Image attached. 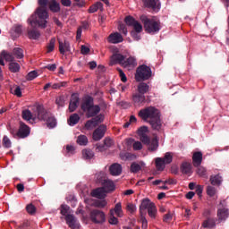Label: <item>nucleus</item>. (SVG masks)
Here are the masks:
<instances>
[{
    "mask_svg": "<svg viewBox=\"0 0 229 229\" xmlns=\"http://www.w3.org/2000/svg\"><path fill=\"white\" fill-rule=\"evenodd\" d=\"M81 110L85 113L87 118L94 117L91 120L96 126L104 122V114H98L101 111V107L100 106L94 104L93 97H89V95L83 97L81 104Z\"/></svg>",
    "mask_w": 229,
    "mask_h": 229,
    "instance_id": "f257e3e1",
    "label": "nucleus"
},
{
    "mask_svg": "<svg viewBox=\"0 0 229 229\" xmlns=\"http://www.w3.org/2000/svg\"><path fill=\"white\" fill-rule=\"evenodd\" d=\"M49 0H38L39 7L37 8L35 13L28 19L27 22L31 27L38 26L40 29H46L49 15L47 11V4L49 5Z\"/></svg>",
    "mask_w": 229,
    "mask_h": 229,
    "instance_id": "f03ea898",
    "label": "nucleus"
},
{
    "mask_svg": "<svg viewBox=\"0 0 229 229\" xmlns=\"http://www.w3.org/2000/svg\"><path fill=\"white\" fill-rule=\"evenodd\" d=\"M140 21L144 26V30L148 34H157L160 32V21L155 18H148L147 15L142 14L140 17Z\"/></svg>",
    "mask_w": 229,
    "mask_h": 229,
    "instance_id": "7ed1b4c3",
    "label": "nucleus"
},
{
    "mask_svg": "<svg viewBox=\"0 0 229 229\" xmlns=\"http://www.w3.org/2000/svg\"><path fill=\"white\" fill-rule=\"evenodd\" d=\"M39 121H47L49 128H55L56 126V119L47 111L43 106H38V116Z\"/></svg>",
    "mask_w": 229,
    "mask_h": 229,
    "instance_id": "20e7f679",
    "label": "nucleus"
},
{
    "mask_svg": "<svg viewBox=\"0 0 229 229\" xmlns=\"http://www.w3.org/2000/svg\"><path fill=\"white\" fill-rule=\"evenodd\" d=\"M152 77V70L146 64L140 65L135 73V80L139 82L149 80Z\"/></svg>",
    "mask_w": 229,
    "mask_h": 229,
    "instance_id": "39448f33",
    "label": "nucleus"
},
{
    "mask_svg": "<svg viewBox=\"0 0 229 229\" xmlns=\"http://www.w3.org/2000/svg\"><path fill=\"white\" fill-rule=\"evenodd\" d=\"M139 116L144 121L148 119L151 121L160 117V111L159 109H157V107L153 106L145 107L144 109H140V111H139Z\"/></svg>",
    "mask_w": 229,
    "mask_h": 229,
    "instance_id": "423d86ee",
    "label": "nucleus"
},
{
    "mask_svg": "<svg viewBox=\"0 0 229 229\" xmlns=\"http://www.w3.org/2000/svg\"><path fill=\"white\" fill-rule=\"evenodd\" d=\"M89 219L95 225H103L106 223V214L99 209H93L89 213Z\"/></svg>",
    "mask_w": 229,
    "mask_h": 229,
    "instance_id": "0eeeda50",
    "label": "nucleus"
},
{
    "mask_svg": "<svg viewBox=\"0 0 229 229\" xmlns=\"http://www.w3.org/2000/svg\"><path fill=\"white\" fill-rule=\"evenodd\" d=\"M229 217V209L225 208V201L222 200L220 202L219 208L217 210V218L218 221L221 222H225L226 219Z\"/></svg>",
    "mask_w": 229,
    "mask_h": 229,
    "instance_id": "6e6552de",
    "label": "nucleus"
},
{
    "mask_svg": "<svg viewBox=\"0 0 229 229\" xmlns=\"http://www.w3.org/2000/svg\"><path fill=\"white\" fill-rule=\"evenodd\" d=\"M155 203L152 202L149 199H143L139 207V212L140 216H147V211L150 209L151 207H154Z\"/></svg>",
    "mask_w": 229,
    "mask_h": 229,
    "instance_id": "1a4fd4ad",
    "label": "nucleus"
},
{
    "mask_svg": "<svg viewBox=\"0 0 229 229\" xmlns=\"http://www.w3.org/2000/svg\"><path fill=\"white\" fill-rule=\"evenodd\" d=\"M131 101L135 106H143L147 102L145 95L140 92L132 93Z\"/></svg>",
    "mask_w": 229,
    "mask_h": 229,
    "instance_id": "9d476101",
    "label": "nucleus"
},
{
    "mask_svg": "<svg viewBox=\"0 0 229 229\" xmlns=\"http://www.w3.org/2000/svg\"><path fill=\"white\" fill-rule=\"evenodd\" d=\"M107 127L105 124H102L100 126H98L92 134V139L95 141H98L100 140H102L106 132Z\"/></svg>",
    "mask_w": 229,
    "mask_h": 229,
    "instance_id": "9b49d317",
    "label": "nucleus"
},
{
    "mask_svg": "<svg viewBox=\"0 0 229 229\" xmlns=\"http://www.w3.org/2000/svg\"><path fill=\"white\" fill-rule=\"evenodd\" d=\"M107 42L109 44H114V45H117L120 43L123 42V37L121 33L119 32H114V33H111L108 37H107Z\"/></svg>",
    "mask_w": 229,
    "mask_h": 229,
    "instance_id": "f8f14e48",
    "label": "nucleus"
},
{
    "mask_svg": "<svg viewBox=\"0 0 229 229\" xmlns=\"http://www.w3.org/2000/svg\"><path fill=\"white\" fill-rule=\"evenodd\" d=\"M66 225L70 229H80L81 225L73 215L66 216Z\"/></svg>",
    "mask_w": 229,
    "mask_h": 229,
    "instance_id": "ddd939ff",
    "label": "nucleus"
},
{
    "mask_svg": "<svg viewBox=\"0 0 229 229\" xmlns=\"http://www.w3.org/2000/svg\"><path fill=\"white\" fill-rule=\"evenodd\" d=\"M59 51L61 55H64L66 52H71V44L67 39L58 38Z\"/></svg>",
    "mask_w": 229,
    "mask_h": 229,
    "instance_id": "4468645a",
    "label": "nucleus"
},
{
    "mask_svg": "<svg viewBox=\"0 0 229 229\" xmlns=\"http://www.w3.org/2000/svg\"><path fill=\"white\" fill-rule=\"evenodd\" d=\"M80 98L76 93L72 94V98H70V106H68V110L70 113H73L79 106Z\"/></svg>",
    "mask_w": 229,
    "mask_h": 229,
    "instance_id": "2eb2a0df",
    "label": "nucleus"
},
{
    "mask_svg": "<svg viewBox=\"0 0 229 229\" xmlns=\"http://www.w3.org/2000/svg\"><path fill=\"white\" fill-rule=\"evenodd\" d=\"M18 132H19V139H25L30 135V129L24 123L21 122Z\"/></svg>",
    "mask_w": 229,
    "mask_h": 229,
    "instance_id": "dca6fc26",
    "label": "nucleus"
},
{
    "mask_svg": "<svg viewBox=\"0 0 229 229\" xmlns=\"http://www.w3.org/2000/svg\"><path fill=\"white\" fill-rule=\"evenodd\" d=\"M125 60V56L122 54H113L110 59V64L115 65V64H121L123 66V62Z\"/></svg>",
    "mask_w": 229,
    "mask_h": 229,
    "instance_id": "f3484780",
    "label": "nucleus"
},
{
    "mask_svg": "<svg viewBox=\"0 0 229 229\" xmlns=\"http://www.w3.org/2000/svg\"><path fill=\"white\" fill-rule=\"evenodd\" d=\"M22 118L25 121H30V120L36 121L37 119L38 120V106H37L36 112H34V113H31L30 111V109H24L22 111Z\"/></svg>",
    "mask_w": 229,
    "mask_h": 229,
    "instance_id": "a211bd4d",
    "label": "nucleus"
},
{
    "mask_svg": "<svg viewBox=\"0 0 229 229\" xmlns=\"http://www.w3.org/2000/svg\"><path fill=\"white\" fill-rule=\"evenodd\" d=\"M109 173L113 176H118L123 173V166L118 163H114L109 166Z\"/></svg>",
    "mask_w": 229,
    "mask_h": 229,
    "instance_id": "6ab92c4d",
    "label": "nucleus"
},
{
    "mask_svg": "<svg viewBox=\"0 0 229 229\" xmlns=\"http://www.w3.org/2000/svg\"><path fill=\"white\" fill-rule=\"evenodd\" d=\"M106 194H107V192L106 191V190L103 187L95 189L91 192V196L93 198H97L98 199H105V198H106Z\"/></svg>",
    "mask_w": 229,
    "mask_h": 229,
    "instance_id": "aec40b11",
    "label": "nucleus"
},
{
    "mask_svg": "<svg viewBox=\"0 0 229 229\" xmlns=\"http://www.w3.org/2000/svg\"><path fill=\"white\" fill-rule=\"evenodd\" d=\"M138 65L137 59L133 56H130L123 60V67L133 69Z\"/></svg>",
    "mask_w": 229,
    "mask_h": 229,
    "instance_id": "412c9836",
    "label": "nucleus"
},
{
    "mask_svg": "<svg viewBox=\"0 0 229 229\" xmlns=\"http://www.w3.org/2000/svg\"><path fill=\"white\" fill-rule=\"evenodd\" d=\"M22 33V26L21 25H14L10 30L11 37L13 39L18 38Z\"/></svg>",
    "mask_w": 229,
    "mask_h": 229,
    "instance_id": "4be33fe9",
    "label": "nucleus"
},
{
    "mask_svg": "<svg viewBox=\"0 0 229 229\" xmlns=\"http://www.w3.org/2000/svg\"><path fill=\"white\" fill-rule=\"evenodd\" d=\"M102 188L108 193L115 190V184L113 181L107 179L102 182Z\"/></svg>",
    "mask_w": 229,
    "mask_h": 229,
    "instance_id": "5701e85b",
    "label": "nucleus"
},
{
    "mask_svg": "<svg viewBox=\"0 0 229 229\" xmlns=\"http://www.w3.org/2000/svg\"><path fill=\"white\" fill-rule=\"evenodd\" d=\"M37 26H31V28L28 30V37L31 40H38L40 38V32L36 29Z\"/></svg>",
    "mask_w": 229,
    "mask_h": 229,
    "instance_id": "b1692460",
    "label": "nucleus"
},
{
    "mask_svg": "<svg viewBox=\"0 0 229 229\" xmlns=\"http://www.w3.org/2000/svg\"><path fill=\"white\" fill-rule=\"evenodd\" d=\"M144 6L151 8L152 10H157L160 8L158 0H142Z\"/></svg>",
    "mask_w": 229,
    "mask_h": 229,
    "instance_id": "393cba45",
    "label": "nucleus"
},
{
    "mask_svg": "<svg viewBox=\"0 0 229 229\" xmlns=\"http://www.w3.org/2000/svg\"><path fill=\"white\" fill-rule=\"evenodd\" d=\"M149 124L155 131H160L162 130V120L160 119V116L156 119L149 120Z\"/></svg>",
    "mask_w": 229,
    "mask_h": 229,
    "instance_id": "a878e982",
    "label": "nucleus"
},
{
    "mask_svg": "<svg viewBox=\"0 0 229 229\" xmlns=\"http://www.w3.org/2000/svg\"><path fill=\"white\" fill-rule=\"evenodd\" d=\"M49 10L53 12V13H58L61 10L60 4L56 0H51L48 3Z\"/></svg>",
    "mask_w": 229,
    "mask_h": 229,
    "instance_id": "bb28decb",
    "label": "nucleus"
},
{
    "mask_svg": "<svg viewBox=\"0 0 229 229\" xmlns=\"http://www.w3.org/2000/svg\"><path fill=\"white\" fill-rule=\"evenodd\" d=\"M202 227L205 229H213L216 227V221L212 217H208L203 221Z\"/></svg>",
    "mask_w": 229,
    "mask_h": 229,
    "instance_id": "cd10ccee",
    "label": "nucleus"
},
{
    "mask_svg": "<svg viewBox=\"0 0 229 229\" xmlns=\"http://www.w3.org/2000/svg\"><path fill=\"white\" fill-rule=\"evenodd\" d=\"M98 10L104 11V4L101 2H97L89 8V13H96Z\"/></svg>",
    "mask_w": 229,
    "mask_h": 229,
    "instance_id": "c85d7f7f",
    "label": "nucleus"
},
{
    "mask_svg": "<svg viewBox=\"0 0 229 229\" xmlns=\"http://www.w3.org/2000/svg\"><path fill=\"white\" fill-rule=\"evenodd\" d=\"M192 160H193V165L195 167H198L199 165H200L202 162V153L199 151L195 152L192 156Z\"/></svg>",
    "mask_w": 229,
    "mask_h": 229,
    "instance_id": "c756f323",
    "label": "nucleus"
},
{
    "mask_svg": "<svg viewBox=\"0 0 229 229\" xmlns=\"http://www.w3.org/2000/svg\"><path fill=\"white\" fill-rule=\"evenodd\" d=\"M147 212H148V216L152 220H156L157 218L158 210L156 204L154 206H151Z\"/></svg>",
    "mask_w": 229,
    "mask_h": 229,
    "instance_id": "7c9ffc66",
    "label": "nucleus"
},
{
    "mask_svg": "<svg viewBox=\"0 0 229 229\" xmlns=\"http://www.w3.org/2000/svg\"><path fill=\"white\" fill-rule=\"evenodd\" d=\"M149 91V85L146 82H140L138 85V92L145 95Z\"/></svg>",
    "mask_w": 229,
    "mask_h": 229,
    "instance_id": "2f4dec72",
    "label": "nucleus"
},
{
    "mask_svg": "<svg viewBox=\"0 0 229 229\" xmlns=\"http://www.w3.org/2000/svg\"><path fill=\"white\" fill-rule=\"evenodd\" d=\"M119 156H120V158L124 161H128V160L131 161L136 158L135 155H133L132 153H129V152H122L119 154Z\"/></svg>",
    "mask_w": 229,
    "mask_h": 229,
    "instance_id": "473e14b6",
    "label": "nucleus"
},
{
    "mask_svg": "<svg viewBox=\"0 0 229 229\" xmlns=\"http://www.w3.org/2000/svg\"><path fill=\"white\" fill-rule=\"evenodd\" d=\"M159 148V141L157 138H154L149 145H148V150L151 152H155L156 150H157Z\"/></svg>",
    "mask_w": 229,
    "mask_h": 229,
    "instance_id": "72a5a7b5",
    "label": "nucleus"
},
{
    "mask_svg": "<svg viewBox=\"0 0 229 229\" xmlns=\"http://www.w3.org/2000/svg\"><path fill=\"white\" fill-rule=\"evenodd\" d=\"M81 155H82V158H84L85 160L92 159L95 156L94 152L89 148L83 149L81 151Z\"/></svg>",
    "mask_w": 229,
    "mask_h": 229,
    "instance_id": "f704fd0d",
    "label": "nucleus"
},
{
    "mask_svg": "<svg viewBox=\"0 0 229 229\" xmlns=\"http://www.w3.org/2000/svg\"><path fill=\"white\" fill-rule=\"evenodd\" d=\"M108 223L111 225H116L119 223L118 218L114 216V209H110V211H109Z\"/></svg>",
    "mask_w": 229,
    "mask_h": 229,
    "instance_id": "c9c22d12",
    "label": "nucleus"
},
{
    "mask_svg": "<svg viewBox=\"0 0 229 229\" xmlns=\"http://www.w3.org/2000/svg\"><path fill=\"white\" fill-rule=\"evenodd\" d=\"M181 172L184 174H191V165L190 163L184 162L181 165Z\"/></svg>",
    "mask_w": 229,
    "mask_h": 229,
    "instance_id": "e433bc0d",
    "label": "nucleus"
},
{
    "mask_svg": "<svg viewBox=\"0 0 229 229\" xmlns=\"http://www.w3.org/2000/svg\"><path fill=\"white\" fill-rule=\"evenodd\" d=\"M79 122H80V116L79 114H77V113H73V114L70 116V119H68V124H70V126H74Z\"/></svg>",
    "mask_w": 229,
    "mask_h": 229,
    "instance_id": "4c0bfd02",
    "label": "nucleus"
},
{
    "mask_svg": "<svg viewBox=\"0 0 229 229\" xmlns=\"http://www.w3.org/2000/svg\"><path fill=\"white\" fill-rule=\"evenodd\" d=\"M21 70V66L18 63L16 62H11L9 63V71L12 72V73H17L19 72Z\"/></svg>",
    "mask_w": 229,
    "mask_h": 229,
    "instance_id": "58836bf2",
    "label": "nucleus"
},
{
    "mask_svg": "<svg viewBox=\"0 0 229 229\" xmlns=\"http://www.w3.org/2000/svg\"><path fill=\"white\" fill-rule=\"evenodd\" d=\"M156 168L158 171H164V169L165 168V163L164 162L163 158H156Z\"/></svg>",
    "mask_w": 229,
    "mask_h": 229,
    "instance_id": "ea45409f",
    "label": "nucleus"
},
{
    "mask_svg": "<svg viewBox=\"0 0 229 229\" xmlns=\"http://www.w3.org/2000/svg\"><path fill=\"white\" fill-rule=\"evenodd\" d=\"M209 181L212 185H220L223 179L219 174H216V175H211Z\"/></svg>",
    "mask_w": 229,
    "mask_h": 229,
    "instance_id": "a19ab883",
    "label": "nucleus"
},
{
    "mask_svg": "<svg viewBox=\"0 0 229 229\" xmlns=\"http://www.w3.org/2000/svg\"><path fill=\"white\" fill-rule=\"evenodd\" d=\"M114 210V214L116 215L117 217H122L123 216V208H122V203L118 202L115 204Z\"/></svg>",
    "mask_w": 229,
    "mask_h": 229,
    "instance_id": "79ce46f5",
    "label": "nucleus"
},
{
    "mask_svg": "<svg viewBox=\"0 0 229 229\" xmlns=\"http://www.w3.org/2000/svg\"><path fill=\"white\" fill-rule=\"evenodd\" d=\"M96 180L98 182L103 184L104 181H106V174L105 172H100L96 174Z\"/></svg>",
    "mask_w": 229,
    "mask_h": 229,
    "instance_id": "37998d69",
    "label": "nucleus"
},
{
    "mask_svg": "<svg viewBox=\"0 0 229 229\" xmlns=\"http://www.w3.org/2000/svg\"><path fill=\"white\" fill-rule=\"evenodd\" d=\"M89 142V140L87 138V136L85 135H80L77 138V144L81 145V146H86Z\"/></svg>",
    "mask_w": 229,
    "mask_h": 229,
    "instance_id": "c03bdc74",
    "label": "nucleus"
},
{
    "mask_svg": "<svg viewBox=\"0 0 229 229\" xmlns=\"http://www.w3.org/2000/svg\"><path fill=\"white\" fill-rule=\"evenodd\" d=\"M124 22L128 27H133L137 21H135L132 16L129 15L124 18Z\"/></svg>",
    "mask_w": 229,
    "mask_h": 229,
    "instance_id": "a18cd8bd",
    "label": "nucleus"
},
{
    "mask_svg": "<svg viewBox=\"0 0 229 229\" xmlns=\"http://www.w3.org/2000/svg\"><path fill=\"white\" fill-rule=\"evenodd\" d=\"M2 55L4 56V59L6 62H10V63L14 62V56L12 54L6 53V51L3 50Z\"/></svg>",
    "mask_w": 229,
    "mask_h": 229,
    "instance_id": "49530a36",
    "label": "nucleus"
},
{
    "mask_svg": "<svg viewBox=\"0 0 229 229\" xmlns=\"http://www.w3.org/2000/svg\"><path fill=\"white\" fill-rule=\"evenodd\" d=\"M56 39L55 38H52L47 45V53L50 54L54 51L55 47Z\"/></svg>",
    "mask_w": 229,
    "mask_h": 229,
    "instance_id": "de8ad7c7",
    "label": "nucleus"
},
{
    "mask_svg": "<svg viewBox=\"0 0 229 229\" xmlns=\"http://www.w3.org/2000/svg\"><path fill=\"white\" fill-rule=\"evenodd\" d=\"M13 55L17 57V59H22L24 57L23 50L20 47H15L13 49Z\"/></svg>",
    "mask_w": 229,
    "mask_h": 229,
    "instance_id": "09e8293b",
    "label": "nucleus"
},
{
    "mask_svg": "<svg viewBox=\"0 0 229 229\" xmlns=\"http://www.w3.org/2000/svg\"><path fill=\"white\" fill-rule=\"evenodd\" d=\"M26 210L28 214H30V216H34V214H36L37 212V208L32 203H30L27 205Z\"/></svg>",
    "mask_w": 229,
    "mask_h": 229,
    "instance_id": "8fccbe9b",
    "label": "nucleus"
},
{
    "mask_svg": "<svg viewBox=\"0 0 229 229\" xmlns=\"http://www.w3.org/2000/svg\"><path fill=\"white\" fill-rule=\"evenodd\" d=\"M130 170L131 173L137 174L138 172H140L141 170V166H140V165L134 162V163H131Z\"/></svg>",
    "mask_w": 229,
    "mask_h": 229,
    "instance_id": "3c124183",
    "label": "nucleus"
},
{
    "mask_svg": "<svg viewBox=\"0 0 229 229\" xmlns=\"http://www.w3.org/2000/svg\"><path fill=\"white\" fill-rule=\"evenodd\" d=\"M38 76V74L37 71H31L27 74L26 80L29 81H31L35 80Z\"/></svg>",
    "mask_w": 229,
    "mask_h": 229,
    "instance_id": "603ef678",
    "label": "nucleus"
},
{
    "mask_svg": "<svg viewBox=\"0 0 229 229\" xmlns=\"http://www.w3.org/2000/svg\"><path fill=\"white\" fill-rule=\"evenodd\" d=\"M2 144L3 147L5 148H10L12 147V142L7 136H4Z\"/></svg>",
    "mask_w": 229,
    "mask_h": 229,
    "instance_id": "864d4df0",
    "label": "nucleus"
},
{
    "mask_svg": "<svg viewBox=\"0 0 229 229\" xmlns=\"http://www.w3.org/2000/svg\"><path fill=\"white\" fill-rule=\"evenodd\" d=\"M216 191V190L214 186L208 185L207 187V193H208V196H209L210 198H213V196H215Z\"/></svg>",
    "mask_w": 229,
    "mask_h": 229,
    "instance_id": "5fc2aeb1",
    "label": "nucleus"
},
{
    "mask_svg": "<svg viewBox=\"0 0 229 229\" xmlns=\"http://www.w3.org/2000/svg\"><path fill=\"white\" fill-rule=\"evenodd\" d=\"M126 210L129 211L130 214H134L137 211V207L132 203H128L126 206Z\"/></svg>",
    "mask_w": 229,
    "mask_h": 229,
    "instance_id": "6e6d98bb",
    "label": "nucleus"
},
{
    "mask_svg": "<svg viewBox=\"0 0 229 229\" xmlns=\"http://www.w3.org/2000/svg\"><path fill=\"white\" fill-rule=\"evenodd\" d=\"M162 159L165 162V165H169L173 162V156H171V153H166Z\"/></svg>",
    "mask_w": 229,
    "mask_h": 229,
    "instance_id": "4d7b16f0",
    "label": "nucleus"
},
{
    "mask_svg": "<svg viewBox=\"0 0 229 229\" xmlns=\"http://www.w3.org/2000/svg\"><path fill=\"white\" fill-rule=\"evenodd\" d=\"M133 30L135 32H142L143 31V26L141 25V23H140L138 21L137 22L132 26Z\"/></svg>",
    "mask_w": 229,
    "mask_h": 229,
    "instance_id": "13d9d810",
    "label": "nucleus"
},
{
    "mask_svg": "<svg viewBox=\"0 0 229 229\" xmlns=\"http://www.w3.org/2000/svg\"><path fill=\"white\" fill-rule=\"evenodd\" d=\"M131 37L135 40V41H140L141 39V35L140 32L139 31H131Z\"/></svg>",
    "mask_w": 229,
    "mask_h": 229,
    "instance_id": "bf43d9fd",
    "label": "nucleus"
},
{
    "mask_svg": "<svg viewBox=\"0 0 229 229\" xmlns=\"http://www.w3.org/2000/svg\"><path fill=\"white\" fill-rule=\"evenodd\" d=\"M103 142L104 146H106V148H111L114 144V141L110 138H105Z\"/></svg>",
    "mask_w": 229,
    "mask_h": 229,
    "instance_id": "052dcab7",
    "label": "nucleus"
},
{
    "mask_svg": "<svg viewBox=\"0 0 229 229\" xmlns=\"http://www.w3.org/2000/svg\"><path fill=\"white\" fill-rule=\"evenodd\" d=\"M84 127H85L86 130H90V129L96 128L97 125L95 124V123L91 119V120H89V121L86 122Z\"/></svg>",
    "mask_w": 229,
    "mask_h": 229,
    "instance_id": "680f3d73",
    "label": "nucleus"
},
{
    "mask_svg": "<svg viewBox=\"0 0 229 229\" xmlns=\"http://www.w3.org/2000/svg\"><path fill=\"white\" fill-rule=\"evenodd\" d=\"M197 174L201 177H207V170L203 166L199 165Z\"/></svg>",
    "mask_w": 229,
    "mask_h": 229,
    "instance_id": "e2e57ef3",
    "label": "nucleus"
},
{
    "mask_svg": "<svg viewBox=\"0 0 229 229\" xmlns=\"http://www.w3.org/2000/svg\"><path fill=\"white\" fill-rule=\"evenodd\" d=\"M69 208L67 205H61V216H67Z\"/></svg>",
    "mask_w": 229,
    "mask_h": 229,
    "instance_id": "0e129e2a",
    "label": "nucleus"
},
{
    "mask_svg": "<svg viewBox=\"0 0 229 229\" xmlns=\"http://www.w3.org/2000/svg\"><path fill=\"white\" fill-rule=\"evenodd\" d=\"M148 132V128L146 126H142L140 129H138L139 136L147 135Z\"/></svg>",
    "mask_w": 229,
    "mask_h": 229,
    "instance_id": "69168bd1",
    "label": "nucleus"
},
{
    "mask_svg": "<svg viewBox=\"0 0 229 229\" xmlns=\"http://www.w3.org/2000/svg\"><path fill=\"white\" fill-rule=\"evenodd\" d=\"M9 131L14 139H19V130L15 128H10Z\"/></svg>",
    "mask_w": 229,
    "mask_h": 229,
    "instance_id": "338daca9",
    "label": "nucleus"
},
{
    "mask_svg": "<svg viewBox=\"0 0 229 229\" xmlns=\"http://www.w3.org/2000/svg\"><path fill=\"white\" fill-rule=\"evenodd\" d=\"M140 140L145 144H149L150 143V139L149 137L145 134V135H140Z\"/></svg>",
    "mask_w": 229,
    "mask_h": 229,
    "instance_id": "774afa93",
    "label": "nucleus"
}]
</instances>
